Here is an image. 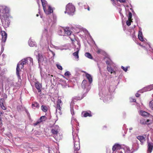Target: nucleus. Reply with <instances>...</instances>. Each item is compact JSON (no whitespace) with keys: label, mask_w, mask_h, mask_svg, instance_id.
Masks as SVG:
<instances>
[{"label":"nucleus","mask_w":153,"mask_h":153,"mask_svg":"<svg viewBox=\"0 0 153 153\" xmlns=\"http://www.w3.org/2000/svg\"><path fill=\"white\" fill-rule=\"evenodd\" d=\"M26 64L30 65H33V59L32 58L29 57L25 59H22L17 64L16 69V73L19 78L20 77L19 71H20V68L22 69L24 67V65Z\"/></svg>","instance_id":"1"},{"label":"nucleus","mask_w":153,"mask_h":153,"mask_svg":"<svg viewBox=\"0 0 153 153\" xmlns=\"http://www.w3.org/2000/svg\"><path fill=\"white\" fill-rule=\"evenodd\" d=\"M75 11V7L72 3H69L68 4V13L71 16H73Z\"/></svg>","instance_id":"2"},{"label":"nucleus","mask_w":153,"mask_h":153,"mask_svg":"<svg viewBox=\"0 0 153 153\" xmlns=\"http://www.w3.org/2000/svg\"><path fill=\"white\" fill-rule=\"evenodd\" d=\"M37 57L38 62L39 64H43L47 62V59L44 55L38 53Z\"/></svg>","instance_id":"3"},{"label":"nucleus","mask_w":153,"mask_h":153,"mask_svg":"<svg viewBox=\"0 0 153 153\" xmlns=\"http://www.w3.org/2000/svg\"><path fill=\"white\" fill-rule=\"evenodd\" d=\"M0 12L3 14L8 13L9 12V9L5 6L0 5Z\"/></svg>","instance_id":"4"},{"label":"nucleus","mask_w":153,"mask_h":153,"mask_svg":"<svg viewBox=\"0 0 153 153\" xmlns=\"http://www.w3.org/2000/svg\"><path fill=\"white\" fill-rule=\"evenodd\" d=\"M62 105V101L59 99H58L57 102L56 107V115L58 113L60 115H61V107L60 105Z\"/></svg>","instance_id":"5"},{"label":"nucleus","mask_w":153,"mask_h":153,"mask_svg":"<svg viewBox=\"0 0 153 153\" xmlns=\"http://www.w3.org/2000/svg\"><path fill=\"white\" fill-rule=\"evenodd\" d=\"M67 28H65L64 27H61L59 28L58 32L59 35L62 36H65V34L67 32Z\"/></svg>","instance_id":"6"},{"label":"nucleus","mask_w":153,"mask_h":153,"mask_svg":"<svg viewBox=\"0 0 153 153\" xmlns=\"http://www.w3.org/2000/svg\"><path fill=\"white\" fill-rule=\"evenodd\" d=\"M59 130V126L57 125H54L51 130V132L53 134H57Z\"/></svg>","instance_id":"7"},{"label":"nucleus","mask_w":153,"mask_h":153,"mask_svg":"<svg viewBox=\"0 0 153 153\" xmlns=\"http://www.w3.org/2000/svg\"><path fill=\"white\" fill-rule=\"evenodd\" d=\"M72 32L71 30H69V28L68 27V35H70L69 38L71 40L72 43L74 44V42L75 41V39L74 35L73 34H71Z\"/></svg>","instance_id":"8"},{"label":"nucleus","mask_w":153,"mask_h":153,"mask_svg":"<svg viewBox=\"0 0 153 153\" xmlns=\"http://www.w3.org/2000/svg\"><path fill=\"white\" fill-rule=\"evenodd\" d=\"M148 149L147 153H151L153 149V143L148 142Z\"/></svg>","instance_id":"9"},{"label":"nucleus","mask_w":153,"mask_h":153,"mask_svg":"<svg viewBox=\"0 0 153 153\" xmlns=\"http://www.w3.org/2000/svg\"><path fill=\"white\" fill-rule=\"evenodd\" d=\"M1 33L2 36L1 40L2 42H5L7 38V34L4 31H1Z\"/></svg>","instance_id":"10"},{"label":"nucleus","mask_w":153,"mask_h":153,"mask_svg":"<svg viewBox=\"0 0 153 153\" xmlns=\"http://www.w3.org/2000/svg\"><path fill=\"white\" fill-rule=\"evenodd\" d=\"M44 10L45 13L47 14H49L53 12V10L50 6H49L48 10H46V8Z\"/></svg>","instance_id":"11"},{"label":"nucleus","mask_w":153,"mask_h":153,"mask_svg":"<svg viewBox=\"0 0 153 153\" xmlns=\"http://www.w3.org/2000/svg\"><path fill=\"white\" fill-rule=\"evenodd\" d=\"M28 44L29 45L30 47H33L36 44V42L33 40L31 38H30L28 42Z\"/></svg>","instance_id":"12"},{"label":"nucleus","mask_w":153,"mask_h":153,"mask_svg":"<svg viewBox=\"0 0 153 153\" xmlns=\"http://www.w3.org/2000/svg\"><path fill=\"white\" fill-rule=\"evenodd\" d=\"M54 137L57 141H59L62 139V136L60 135L59 133H58L57 134H54Z\"/></svg>","instance_id":"13"},{"label":"nucleus","mask_w":153,"mask_h":153,"mask_svg":"<svg viewBox=\"0 0 153 153\" xmlns=\"http://www.w3.org/2000/svg\"><path fill=\"white\" fill-rule=\"evenodd\" d=\"M82 114L84 117H86L88 116L91 117L92 116L90 111L89 113L87 111H83L82 112Z\"/></svg>","instance_id":"14"},{"label":"nucleus","mask_w":153,"mask_h":153,"mask_svg":"<svg viewBox=\"0 0 153 153\" xmlns=\"http://www.w3.org/2000/svg\"><path fill=\"white\" fill-rule=\"evenodd\" d=\"M35 87L38 90V92H39L41 91V88L42 87L41 84L39 83L38 82H36L35 83Z\"/></svg>","instance_id":"15"},{"label":"nucleus","mask_w":153,"mask_h":153,"mask_svg":"<svg viewBox=\"0 0 153 153\" xmlns=\"http://www.w3.org/2000/svg\"><path fill=\"white\" fill-rule=\"evenodd\" d=\"M86 76L87 78L88 79L89 83L90 84L92 82V78L91 75L88 74L86 73Z\"/></svg>","instance_id":"16"},{"label":"nucleus","mask_w":153,"mask_h":153,"mask_svg":"<svg viewBox=\"0 0 153 153\" xmlns=\"http://www.w3.org/2000/svg\"><path fill=\"white\" fill-rule=\"evenodd\" d=\"M88 84L87 81L86 80H84L82 82L81 85L82 88L85 89L86 88Z\"/></svg>","instance_id":"17"},{"label":"nucleus","mask_w":153,"mask_h":153,"mask_svg":"<svg viewBox=\"0 0 153 153\" xmlns=\"http://www.w3.org/2000/svg\"><path fill=\"white\" fill-rule=\"evenodd\" d=\"M137 138L142 143L145 141V137L143 136H139L137 137Z\"/></svg>","instance_id":"18"},{"label":"nucleus","mask_w":153,"mask_h":153,"mask_svg":"<svg viewBox=\"0 0 153 153\" xmlns=\"http://www.w3.org/2000/svg\"><path fill=\"white\" fill-rule=\"evenodd\" d=\"M120 147V145L117 144H116L113 146L112 149L113 151H114L116 150H118L119 149Z\"/></svg>","instance_id":"19"},{"label":"nucleus","mask_w":153,"mask_h":153,"mask_svg":"<svg viewBox=\"0 0 153 153\" xmlns=\"http://www.w3.org/2000/svg\"><path fill=\"white\" fill-rule=\"evenodd\" d=\"M140 114L142 116L144 117L148 116L149 115V113L143 111H140Z\"/></svg>","instance_id":"20"},{"label":"nucleus","mask_w":153,"mask_h":153,"mask_svg":"<svg viewBox=\"0 0 153 153\" xmlns=\"http://www.w3.org/2000/svg\"><path fill=\"white\" fill-rule=\"evenodd\" d=\"M79 50L77 51L76 52H74L73 54V55L75 57L76 59H77V60H78L79 58V56L78 55Z\"/></svg>","instance_id":"21"},{"label":"nucleus","mask_w":153,"mask_h":153,"mask_svg":"<svg viewBox=\"0 0 153 153\" xmlns=\"http://www.w3.org/2000/svg\"><path fill=\"white\" fill-rule=\"evenodd\" d=\"M74 145H79V139L77 137H75V138L74 139Z\"/></svg>","instance_id":"22"},{"label":"nucleus","mask_w":153,"mask_h":153,"mask_svg":"<svg viewBox=\"0 0 153 153\" xmlns=\"http://www.w3.org/2000/svg\"><path fill=\"white\" fill-rule=\"evenodd\" d=\"M107 69L108 71L109 72H110L111 74H112L113 73H114L115 74L116 73L114 71V69L111 67L107 66Z\"/></svg>","instance_id":"23"},{"label":"nucleus","mask_w":153,"mask_h":153,"mask_svg":"<svg viewBox=\"0 0 153 153\" xmlns=\"http://www.w3.org/2000/svg\"><path fill=\"white\" fill-rule=\"evenodd\" d=\"M39 104L37 102H34L32 104V107L33 108H39Z\"/></svg>","instance_id":"24"},{"label":"nucleus","mask_w":153,"mask_h":153,"mask_svg":"<svg viewBox=\"0 0 153 153\" xmlns=\"http://www.w3.org/2000/svg\"><path fill=\"white\" fill-rule=\"evenodd\" d=\"M42 4V5L43 8V9H45L46 4H47V2L45 0H41Z\"/></svg>","instance_id":"25"},{"label":"nucleus","mask_w":153,"mask_h":153,"mask_svg":"<svg viewBox=\"0 0 153 153\" xmlns=\"http://www.w3.org/2000/svg\"><path fill=\"white\" fill-rule=\"evenodd\" d=\"M85 55L86 57L90 59H92L93 58L91 55L90 53L88 52L86 53H85Z\"/></svg>","instance_id":"26"},{"label":"nucleus","mask_w":153,"mask_h":153,"mask_svg":"<svg viewBox=\"0 0 153 153\" xmlns=\"http://www.w3.org/2000/svg\"><path fill=\"white\" fill-rule=\"evenodd\" d=\"M3 100L1 99L0 100V106L1 108L3 110H5L6 109V108L4 105L3 103Z\"/></svg>","instance_id":"27"},{"label":"nucleus","mask_w":153,"mask_h":153,"mask_svg":"<svg viewBox=\"0 0 153 153\" xmlns=\"http://www.w3.org/2000/svg\"><path fill=\"white\" fill-rule=\"evenodd\" d=\"M41 108L42 110L44 112H46L48 111L47 108L44 105H42L41 106Z\"/></svg>","instance_id":"28"},{"label":"nucleus","mask_w":153,"mask_h":153,"mask_svg":"<svg viewBox=\"0 0 153 153\" xmlns=\"http://www.w3.org/2000/svg\"><path fill=\"white\" fill-rule=\"evenodd\" d=\"M47 119V118L45 116H42L40 117L39 120L40 122L45 121Z\"/></svg>","instance_id":"29"},{"label":"nucleus","mask_w":153,"mask_h":153,"mask_svg":"<svg viewBox=\"0 0 153 153\" xmlns=\"http://www.w3.org/2000/svg\"><path fill=\"white\" fill-rule=\"evenodd\" d=\"M80 149L79 145H74V150L77 151L79 150Z\"/></svg>","instance_id":"30"},{"label":"nucleus","mask_w":153,"mask_h":153,"mask_svg":"<svg viewBox=\"0 0 153 153\" xmlns=\"http://www.w3.org/2000/svg\"><path fill=\"white\" fill-rule=\"evenodd\" d=\"M149 106L150 108L153 110V100L150 102L149 103Z\"/></svg>","instance_id":"31"},{"label":"nucleus","mask_w":153,"mask_h":153,"mask_svg":"<svg viewBox=\"0 0 153 153\" xmlns=\"http://www.w3.org/2000/svg\"><path fill=\"white\" fill-rule=\"evenodd\" d=\"M140 123L143 125L146 124V122L145 119H141L140 120Z\"/></svg>","instance_id":"32"},{"label":"nucleus","mask_w":153,"mask_h":153,"mask_svg":"<svg viewBox=\"0 0 153 153\" xmlns=\"http://www.w3.org/2000/svg\"><path fill=\"white\" fill-rule=\"evenodd\" d=\"M138 38L141 41H143V37L142 36V33H141L140 34L139 33L138 34Z\"/></svg>","instance_id":"33"},{"label":"nucleus","mask_w":153,"mask_h":153,"mask_svg":"<svg viewBox=\"0 0 153 153\" xmlns=\"http://www.w3.org/2000/svg\"><path fill=\"white\" fill-rule=\"evenodd\" d=\"M10 22L7 20V19L5 20V24L4 25L6 27H8L9 25Z\"/></svg>","instance_id":"34"},{"label":"nucleus","mask_w":153,"mask_h":153,"mask_svg":"<svg viewBox=\"0 0 153 153\" xmlns=\"http://www.w3.org/2000/svg\"><path fill=\"white\" fill-rule=\"evenodd\" d=\"M8 84H10V88L14 85V83L12 81H8Z\"/></svg>","instance_id":"35"},{"label":"nucleus","mask_w":153,"mask_h":153,"mask_svg":"<svg viewBox=\"0 0 153 153\" xmlns=\"http://www.w3.org/2000/svg\"><path fill=\"white\" fill-rule=\"evenodd\" d=\"M131 22H132L131 20L128 19V20L126 22V25L128 26H130L131 24Z\"/></svg>","instance_id":"36"},{"label":"nucleus","mask_w":153,"mask_h":153,"mask_svg":"<svg viewBox=\"0 0 153 153\" xmlns=\"http://www.w3.org/2000/svg\"><path fill=\"white\" fill-rule=\"evenodd\" d=\"M10 88V84H8V82H7L5 85V89L8 90Z\"/></svg>","instance_id":"37"},{"label":"nucleus","mask_w":153,"mask_h":153,"mask_svg":"<svg viewBox=\"0 0 153 153\" xmlns=\"http://www.w3.org/2000/svg\"><path fill=\"white\" fill-rule=\"evenodd\" d=\"M51 20L50 19H48V21H47L46 23V25H47V24H48V25H51L52 24H51Z\"/></svg>","instance_id":"38"},{"label":"nucleus","mask_w":153,"mask_h":153,"mask_svg":"<svg viewBox=\"0 0 153 153\" xmlns=\"http://www.w3.org/2000/svg\"><path fill=\"white\" fill-rule=\"evenodd\" d=\"M132 16V13L130 12H129L128 15V19L131 20Z\"/></svg>","instance_id":"39"},{"label":"nucleus","mask_w":153,"mask_h":153,"mask_svg":"<svg viewBox=\"0 0 153 153\" xmlns=\"http://www.w3.org/2000/svg\"><path fill=\"white\" fill-rule=\"evenodd\" d=\"M56 66L57 67V68L61 70H62V66L61 65H60L59 64H56Z\"/></svg>","instance_id":"40"},{"label":"nucleus","mask_w":153,"mask_h":153,"mask_svg":"<svg viewBox=\"0 0 153 153\" xmlns=\"http://www.w3.org/2000/svg\"><path fill=\"white\" fill-rule=\"evenodd\" d=\"M121 68L125 72H126L128 70L127 67L125 68L123 66H121Z\"/></svg>","instance_id":"41"},{"label":"nucleus","mask_w":153,"mask_h":153,"mask_svg":"<svg viewBox=\"0 0 153 153\" xmlns=\"http://www.w3.org/2000/svg\"><path fill=\"white\" fill-rule=\"evenodd\" d=\"M67 47L66 45H64L63 46L61 47L60 49L62 50L64 49L66 50L67 49Z\"/></svg>","instance_id":"42"},{"label":"nucleus","mask_w":153,"mask_h":153,"mask_svg":"<svg viewBox=\"0 0 153 153\" xmlns=\"http://www.w3.org/2000/svg\"><path fill=\"white\" fill-rule=\"evenodd\" d=\"M82 99V97H76L74 98V99L76 100H81Z\"/></svg>","instance_id":"43"},{"label":"nucleus","mask_w":153,"mask_h":153,"mask_svg":"<svg viewBox=\"0 0 153 153\" xmlns=\"http://www.w3.org/2000/svg\"><path fill=\"white\" fill-rule=\"evenodd\" d=\"M41 123L39 120H38L36 123H34L33 124L34 126H36L39 124V123Z\"/></svg>","instance_id":"44"},{"label":"nucleus","mask_w":153,"mask_h":153,"mask_svg":"<svg viewBox=\"0 0 153 153\" xmlns=\"http://www.w3.org/2000/svg\"><path fill=\"white\" fill-rule=\"evenodd\" d=\"M84 6H85V9H86V7H87L88 10V11H90V7H89V6L87 4L85 5H84Z\"/></svg>","instance_id":"45"},{"label":"nucleus","mask_w":153,"mask_h":153,"mask_svg":"<svg viewBox=\"0 0 153 153\" xmlns=\"http://www.w3.org/2000/svg\"><path fill=\"white\" fill-rule=\"evenodd\" d=\"M117 1H119L120 2L124 3L126 2V0H117Z\"/></svg>","instance_id":"46"},{"label":"nucleus","mask_w":153,"mask_h":153,"mask_svg":"<svg viewBox=\"0 0 153 153\" xmlns=\"http://www.w3.org/2000/svg\"><path fill=\"white\" fill-rule=\"evenodd\" d=\"M150 121V120H148V119H147L146 120V124H147L148 125L149 124H150V123H147L149 122Z\"/></svg>","instance_id":"47"},{"label":"nucleus","mask_w":153,"mask_h":153,"mask_svg":"<svg viewBox=\"0 0 153 153\" xmlns=\"http://www.w3.org/2000/svg\"><path fill=\"white\" fill-rule=\"evenodd\" d=\"M106 63L107 65H110V62L108 60H107L106 61Z\"/></svg>","instance_id":"48"},{"label":"nucleus","mask_w":153,"mask_h":153,"mask_svg":"<svg viewBox=\"0 0 153 153\" xmlns=\"http://www.w3.org/2000/svg\"><path fill=\"white\" fill-rule=\"evenodd\" d=\"M140 95V94L139 93H136V94H135V96L137 97H139Z\"/></svg>","instance_id":"49"},{"label":"nucleus","mask_w":153,"mask_h":153,"mask_svg":"<svg viewBox=\"0 0 153 153\" xmlns=\"http://www.w3.org/2000/svg\"><path fill=\"white\" fill-rule=\"evenodd\" d=\"M71 114L72 115L74 114V110H73V109H71Z\"/></svg>","instance_id":"50"},{"label":"nucleus","mask_w":153,"mask_h":153,"mask_svg":"<svg viewBox=\"0 0 153 153\" xmlns=\"http://www.w3.org/2000/svg\"><path fill=\"white\" fill-rule=\"evenodd\" d=\"M132 38H135V33L134 32L133 33L132 35Z\"/></svg>","instance_id":"51"},{"label":"nucleus","mask_w":153,"mask_h":153,"mask_svg":"<svg viewBox=\"0 0 153 153\" xmlns=\"http://www.w3.org/2000/svg\"><path fill=\"white\" fill-rule=\"evenodd\" d=\"M48 153H51V150L50 149H48Z\"/></svg>","instance_id":"52"},{"label":"nucleus","mask_w":153,"mask_h":153,"mask_svg":"<svg viewBox=\"0 0 153 153\" xmlns=\"http://www.w3.org/2000/svg\"><path fill=\"white\" fill-rule=\"evenodd\" d=\"M65 9H66L65 11V13H66V12H67V5H66V6H65Z\"/></svg>","instance_id":"53"},{"label":"nucleus","mask_w":153,"mask_h":153,"mask_svg":"<svg viewBox=\"0 0 153 153\" xmlns=\"http://www.w3.org/2000/svg\"><path fill=\"white\" fill-rule=\"evenodd\" d=\"M51 52H52V54L53 55V56L54 57L55 56V53H54V52H53L52 51H51Z\"/></svg>","instance_id":"54"},{"label":"nucleus","mask_w":153,"mask_h":153,"mask_svg":"<svg viewBox=\"0 0 153 153\" xmlns=\"http://www.w3.org/2000/svg\"><path fill=\"white\" fill-rule=\"evenodd\" d=\"M71 75V74L70 72L68 71V76Z\"/></svg>","instance_id":"55"},{"label":"nucleus","mask_w":153,"mask_h":153,"mask_svg":"<svg viewBox=\"0 0 153 153\" xmlns=\"http://www.w3.org/2000/svg\"><path fill=\"white\" fill-rule=\"evenodd\" d=\"M65 76H67V71H66L65 73Z\"/></svg>","instance_id":"56"},{"label":"nucleus","mask_w":153,"mask_h":153,"mask_svg":"<svg viewBox=\"0 0 153 153\" xmlns=\"http://www.w3.org/2000/svg\"><path fill=\"white\" fill-rule=\"evenodd\" d=\"M4 50V47H1V51H3Z\"/></svg>","instance_id":"57"},{"label":"nucleus","mask_w":153,"mask_h":153,"mask_svg":"<svg viewBox=\"0 0 153 153\" xmlns=\"http://www.w3.org/2000/svg\"><path fill=\"white\" fill-rule=\"evenodd\" d=\"M136 101V100L135 99H133V102H135Z\"/></svg>","instance_id":"58"},{"label":"nucleus","mask_w":153,"mask_h":153,"mask_svg":"<svg viewBox=\"0 0 153 153\" xmlns=\"http://www.w3.org/2000/svg\"><path fill=\"white\" fill-rule=\"evenodd\" d=\"M111 1L112 2H113L114 3V0H111Z\"/></svg>","instance_id":"59"},{"label":"nucleus","mask_w":153,"mask_h":153,"mask_svg":"<svg viewBox=\"0 0 153 153\" xmlns=\"http://www.w3.org/2000/svg\"><path fill=\"white\" fill-rule=\"evenodd\" d=\"M9 137H12L11 135L10 134V135L9 136Z\"/></svg>","instance_id":"60"},{"label":"nucleus","mask_w":153,"mask_h":153,"mask_svg":"<svg viewBox=\"0 0 153 153\" xmlns=\"http://www.w3.org/2000/svg\"><path fill=\"white\" fill-rule=\"evenodd\" d=\"M37 52V51H36L34 53H35V54H36V53Z\"/></svg>","instance_id":"61"},{"label":"nucleus","mask_w":153,"mask_h":153,"mask_svg":"<svg viewBox=\"0 0 153 153\" xmlns=\"http://www.w3.org/2000/svg\"><path fill=\"white\" fill-rule=\"evenodd\" d=\"M100 51H99V50H98V51H97V53H100Z\"/></svg>","instance_id":"62"},{"label":"nucleus","mask_w":153,"mask_h":153,"mask_svg":"<svg viewBox=\"0 0 153 153\" xmlns=\"http://www.w3.org/2000/svg\"><path fill=\"white\" fill-rule=\"evenodd\" d=\"M39 16V15H38V14H37L36 15V16Z\"/></svg>","instance_id":"63"},{"label":"nucleus","mask_w":153,"mask_h":153,"mask_svg":"<svg viewBox=\"0 0 153 153\" xmlns=\"http://www.w3.org/2000/svg\"><path fill=\"white\" fill-rule=\"evenodd\" d=\"M120 153H123L122 151H120Z\"/></svg>","instance_id":"64"}]
</instances>
